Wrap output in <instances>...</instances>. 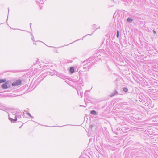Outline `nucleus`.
<instances>
[{"label": "nucleus", "mask_w": 158, "mask_h": 158, "mask_svg": "<svg viewBox=\"0 0 158 158\" xmlns=\"http://www.w3.org/2000/svg\"><path fill=\"white\" fill-rule=\"evenodd\" d=\"M6 81V80L5 79H0V83L5 82Z\"/></svg>", "instance_id": "obj_16"}, {"label": "nucleus", "mask_w": 158, "mask_h": 158, "mask_svg": "<svg viewBox=\"0 0 158 158\" xmlns=\"http://www.w3.org/2000/svg\"><path fill=\"white\" fill-rule=\"evenodd\" d=\"M77 93L79 95H80L81 97L83 96V92L81 90H79L77 91Z\"/></svg>", "instance_id": "obj_11"}, {"label": "nucleus", "mask_w": 158, "mask_h": 158, "mask_svg": "<svg viewBox=\"0 0 158 158\" xmlns=\"http://www.w3.org/2000/svg\"><path fill=\"white\" fill-rule=\"evenodd\" d=\"M35 1L37 4H43L44 2V0H35Z\"/></svg>", "instance_id": "obj_10"}, {"label": "nucleus", "mask_w": 158, "mask_h": 158, "mask_svg": "<svg viewBox=\"0 0 158 158\" xmlns=\"http://www.w3.org/2000/svg\"><path fill=\"white\" fill-rule=\"evenodd\" d=\"M2 105H3L2 103H0V107Z\"/></svg>", "instance_id": "obj_24"}, {"label": "nucleus", "mask_w": 158, "mask_h": 158, "mask_svg": "<svg viewBox=\"0 0 158 158\" xmlns=\"http://www.w3.org/2000/svg\"><path fill=\"white\" fill-rule=\"evenodd\" d=\"M7 84L6 82L4 83L2 85V88L4 89H6L7 88Z\"/></svg>", "instance_id": "obj_8"}, {"label": "nucleus", "mask_w": 158, "mask_h": 158, "mask_svg": "<svg viewBox=\"0 0 158 158\" xmlns=\"http://www.w3.org/2000/svg\"><path fill=\"white\" fill-rule=\"evenodd\" d=\"M15 117H16V118H21V113L19 111L18 113L16 114V115L15 116Z\"/></svg>", "instance_id": "obj_9"}, {"label": "nucleus", "mask_w": 158, "mask_h": 158, "mask_svg": "<svg viewBox=\"0 0 158 158\" xmlns=\"http://www.w3.org/2000/svg\"><path fill=\"white\" fill-rule=\"evenodd\" d=\"M90 113L91 114H92L93 115H96L97 114V113H96V111L94 110H93L91 111L90 112Z\"/></svg>", "instance_id": "obj_14"}, {"label": "nucleus", "mask_w": 158, "mask_h": 158, "mask_svg": "<svg viewBox=\"0 0 158 158\" xmlns=\"http://www.w3.org/2000/svg\"><path fill=\"white\" fill-rule=\"evenodd\" d=\"M92 34H91V35H90L89 34H87V35H85V36H84L83 37V38L84 37H85V36H86L87 35H91Z\"/></svg>", "instance_id": "obj_23"}, {"label": "nucleus", "mask_w": 158, "mask_h": 158, "mask_svg": "<svg viewBox=\"0 0 158 158\" xmlns=\"http://www.w3.org/2000/svg\"><path fill=\"white\" fill-rule=\"evenodd\" d=\"M92 126H93L92 125H91L90 126V127H91V128H92Z\"/></svg>", "instance_id": "obj_26"}, {"label": "nucleus", "mask_w": 158, "mask_h": 158, "mask_svg": "<svg viewBox=\"0 0 158 158\" xmlns=\"http://www.w3.org/2000/svg\"><path fill=\"white\" fill-rule=\"evenodd\" d=\"M133 20V19L130 18H128L127 19V21L130 23H131Z\"/></svg>", "instance_id": "obj_15"}, {"label": "nucleus", "mask_w": 158, "mask_h": 158, "mask_svg": "<svg viewBox=\"0 0 158 158\" xmlns=\"http://www.w3.org/2000/svg\"><path fill=\"white\" fill-rule=\"evenodd\" d=\"M70 72L71 73H73L74 72V68L73 67H71L69 69Z\"/></svg>", "instance_id": "obj_12"}, {"label": "nucleus", "mask_w": 158, "mask_h": 158, "mask_svg": "<svg viewBox=\"0 0 158 158\" xmlns=\"http://www.w3.org/2000/svg\"><path fill=\"white\" fill-rule=\"evenodd\" d=\"M26 115H27L30 116V117H31V118H34L29 113H27V112H26Z\"/></svg>", "instance_id": "obj_17"}, {"label": "nucleus", "mask_w": 158, "mask_h": 158, "mask_svg": "<svg viewBox=\"0 0 158 158\" xmlns=\"http://www.w3.org/2000/svg\"><path fill=\"white\" fill-rule=\"evenodd\" d=\"M9 119L10 120L11 123H15L17 120V118H16V117L14 118V119H12L9 117V115H8Z\"/></svg>", "instance_id": "obj_6"}, {"label": "nucleus", "mask_w": 158, "mask_h": 158, "mask_svg": "<svg viewBox=\"0 0 158 158\" xmlns=\"http://www.w3.org/2000/svg\"><path fill=\"white\" fill-rule=\"evenodd\" d=\"M91 60V58H90L84 61V64L83 65V68L85 69V71L87 70L89 68V66L90 65V64L89 63Z\"/></svg>", "instance_id": "obj_1"}, {"label": "nucleus", "mask_w": 158, "mask_h": 158, "mask_svg": "<svg viewBox=\"0 0 158 158\" xmlns=\"http://www.w3.org/2000/svg\"><path fill=\"white\" fill-rule=\"evenodd\" d=\"M34 39V37H33V38H32L31 39L32 40H33L34 41V40H33Z\"/></svg>", "instance_id": "obj_25"}, {"label": "nucleus", "mask_w": 158, "mask_h": 158, "mask_svg": "<svg viewBox=\"0 0 158 158\" xmlns=\"http://www.w3.org/2000/svg\"><path fill=\"white\" fill-rule=\"evenodd\" d=\"M98 28H99H99H100V27H99H99H98Z\"/></svg>", "instance_id": "obj_28"}, {"label": "nucleus", "mask_w": 158, "mask_h": 158, "mask_svg": "<svg viewBox=\"0 0 158 158\" xmlns=\"http://www.w3.org/2000/svg\"><path fill=\"white\" fill-rule=\"evenodd\" d=\"M116 36L117 38H118L119 36V31L118 30L117 31Z\"/></svg>", "instance_id": "obj_19"}, {"label": "nucleus", "mask_w": 158, "mask_h": 158, "mask_svg": "<svg viewBox=\"0 0 158 158\" xmlns=\"http://www.w3.org/2000/svg\"><path fill=\"white\" fill-rule=\"evenodd\" d=\"M57 75L58 77H60V78L63 79H65V78H66V77L63 75L61 73L58 74Z\"/></svg>", "instance_id": "obj_5"}, {"label": "nucleus", "mask_w": 158, "mask_h": 158, "mask_svg": "<svg viewBox=\"0 0 158 158\" xmlns=\"http://www.w3.org/2000/svg\"><path fill=\"white\" fill-rule=\"evenodd\" d=\"M19 111H20L17 110H11V112L12 114L14 115L15 116V115H16V114H18V113L19 112Z\"/></svg>", "instance_id": "obj_4"}, {"label": "nucleus", "mask_w": 158, "mask_h": 158, "mask_svg": "<svg viewBox=\"0 0 158 158\" xmlns=\"http://www.w3.org/2000/svg\"><path fill=\"white\" fill-rule=\"evenodd\" d=\"M22 81L20 80H18L16 81L15 82H13L12 84L13 86H17L20 84L21 83Z\"/></svg>", "instance_id": "obj_3"}, {"label": "nucleus", "mask_w": 158, "mask_h": 158, "mask_svg": "<svg viewBox=\"0 0 158 158\" xmlns=\"http://www.w3.org/2000/svg\"><path fill=\"white\" fill-rule=\"evenodd\" d=\"M118 94L117 91L115 90L113 93L111 94L110 95V97H112L115 95L117 94Z\"/></svg>", "instance_id": "obj_7"}, {"label": "nucleus", "mask_w": 158, "mask_h": 158, "mask_svg": "<svg viewBox=\"0 0 158 158\" xmlns=\"http://www.w3.org/2000/svg\"><path fill=\"white\" fill-rule=\"evenodd\" d=\"M47 74L46 73H44L42 74L38 79L36 80L35 82H40L45 77L47 76Z\"/></svg>", "instance_id": "obj_2"}, {"label": "nucleus", "mask_w": 158, "mask_h": 158, "mask_svg": "<svg viewBox=\"0 0 158 158\" xmlns=\"http://www.w3.org/2000/svg\"><path fill=\"white\" fill-rule=\"evenodd\" d=\"M0 109L3 111H4L5 110H7V109L6 107L3 105L0 107Z\"/></svg>", "instance_id": "obj_13"}, {"label": "nucleus", "mask_w": 158, "mask_h": 158, "mask_svg": "<svg viewBox=\"0 0 158 158\" xmlns=\"http://www.w3.org/2000/svg\"><path fill=\"white\" fill-rule=\"evenodd\" d=\"M79 40H78L77 41ZM77 41V40H76Z\"/></svg>", "instance_id": "obj_31"}, {"label": "nucleus", "mask_w": 158, "mask_h": 158, "mask_svg": "<svg viewBox=\"0 0 158 158\" xmlns=\"http://www.w3.org/2000/svg\"><path fill=\"white\" fill-rule=\"evenodd\" d=\"M34 44H36V43H34Z\"/></svg>", "instance_id": "obj_29"}, {"label": "nucleus", "mask_w": 158, "mask_h": 158, "mask_svg": "<svg viewBox=\"0 0 158 158\" xmlns=\"http://www.w3.org/2000/svg\"><path fill=\"white\" fill-rule=\"evenodd\" d=\"M87 92V91H86L85 93V95L86 94V93Z\"/></svg>", "instance_id": "obj_22"}, {"label": "nucleus", "mask_w": 158, "mask_h": 158, "mask_svg": "<svg viewBox=\"0 0 158 158\" xmlns=\"http://www.w3.org/2000/svg\"><path fill=\"white\" fill-rule=\"evenodd\" d=\"M80 106H82V105H80Z\"/></svg>", "instance_id": "obj_30"}, {"label": "nucleus", "mask_w": 158, "mask_h": 158, "mask_svg": "<svg viewBox=\"0 0 158 158\" xmlns=\"http://www.w3.org/2000/svg\"><path fill=\"white\" fill-rule=\"evenodd\" d=\"M25 114H26V113H25L24 112H23V117L24 118H26V116L25 115Z\"/></svg>", "instance_id": "obj_20"}, {"label": "nucleus", "mask_w": 158, "mask_h": 158, "mask_svg": "<svg viewBox=\"0 0 158 158\" xmlns=\"http://www.w3.org/2000/svg\"><path fill=\"white\" fill-rule=\"evenodd\" d=\"M72 43H71V44H72ZM70 44H71V43H70V44H69L68 45Z\"/></svg>", "instance_id": "obj_33"}, {"label": "nucleus", "mask_w": 158, "mask_h": 158, "mask_svg": "<svg viewBox=\"0 0 158 158\" xmlns=\"http://www.w3.org/2000/svg\"><path fill=\"white\" fill-rule=\"evenodd\" d=\"M153 33H154V34H156V31H155L154 30H153Z\"/></svg>", "instance_id": "obj_21"}, {"label": "nucleus", "mask_w": 158, "mask_h": 158, "mask_svg": "<svg viewBox=\"0 0 158 158\" xmlns=\"http://www.w3.org/2000/svg\"><path fill=\"white\" fill-rule=\"evenodd\" d=\"M128 89L127 88L124 87L123 88V90L125 92H127L128 91Z\"/></svg>", "instance_id": "obj_18"}, {"label": "nucleus", "mask_w": 158, "mask_h": 158, "mask_svg": "<svg viewBox=\"0 0 158 158\" xmlns=\"http://www.w3.org/2000/svg\"><path fill=\"white\" fill-rule=\"evenodd\" d=\"M76 41H75V42ZM74 42H73V43H74Z\"/></svg>", "instance_id": "obj_32"}, {"label": "nucleus", "mask_w": 158, "mask_h": 158, "mask_svg": "<svg viewBox=\"0 0 158 158\" xmlns=\"http://www.w3.org/2000/svg\"><path fill=\"white\" fill-rule=\"evenodd\" d=\"M31 23H30V27H31Z\"/></svg>", "instance_id": "obj_27"}]
</instances>
